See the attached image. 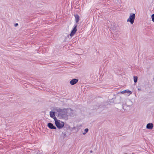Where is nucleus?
I'll list each match as a JSON object with an SVG mask.
<instances>
[{
    "mask_svg": "<svg viewBox=\"0 0 154 154\" xmlns=\"http://www.w3.org/2000/svg\"><path fill=\"white\" fill-rule=\"evenodd\" d=\"M88 128H86L85 129V130H84V132L83 133V135H84L86 133H87L88 131Z\"/></svg>",
    "mask_w": 154,
    "mask_h": 154,
    "instance_id": "obj_18",
    "label": "nucleus"
},
{
    "mask_svg": "<svg viewBox=\"0 0 154 154\" xmlns=\"http://www.w3.org/2000/svg\"><path fill=\"white\" fill-rule=\"evenodd\" d=\"M69 135H67L66 132H62V134H61V137H63V139H64L66 137L68 136Z\"/></svg>",
    "mask_w": 154,
    "mask_h": 154,
    "instance_id": "obj_15",
    "label": "nucleus"
},
{
    "mask_svg": "<svg viewBox=\"0 0 154 154\" xmlns=\"http://www.w3.org/2000/svg\"><path fill=\"white\" fill-rule=\"evenodd\" d=\"M64 130V131L63 132H66V134L68 135H69L71 134V130Z\"/></svg>",
    "mask_w": 154,
    "mask_h": 154,
    "instance_id": "obj_16",
    "label": "nucleus"
},
{
    "mask_svg": "<svg viewBox=\"0 0 154 154\" xmlns=\"http://www.w3.org/2000/svg\"><path fill=\"white\" fill-rule=\"evenodd\" d=\"M50 117L54 119V121L57 119L55 115V112H53L52 111L50 112Z\"/></svg>",
    "mask_w": 154,
    "mask_h": 154,
    "instance_id": "obj_9",
    "label": "nucleus"
},
{
    "mask_svg": "<svg viewBox=\"0 0 154 154\" xmlns=\"http://www.w3.org/2000/svg\"><path fill=\"white\" fill-rule=\"evenodd\" d=\"M18 25V23H16L14 24V26L15 27H17Z\"/></svg>",
    "mask_w": 154,
    "mask_h": 154,
    "instance_id": "obj_20",
    "label": "nucleus"
},
{
    "mask_svg": "<svg viewBox=\"0 0 154 154\" xmlns=\"http://www.w3.org/2000/svg\"><path fill=\"white\" fill-rule=\"evenodd\" d=\"M74 17L75 18V20L76 22V24L78 22L79 20V17L78 14H75Z\"/></svg>",
    "mask_w": 154,
    "mask_h": 154,
    "instance_id": "obj_12",
    "label": "nucleus"
},
{
    "mask_svg": "<svg viewBox=\"0 0 154 154\" xmlns=\"http://www.w3.org/2000/svg\"><path fill=\"white\" fill-rule=\"evenodd\" d=\"M125 93H129V94H132V92L131 91H130L128 90L123 91H122L121 92V93L122 94H124Z\"/></svg>",
    "mask_w": 154,
    "mask_h": 154,
    "instance_id": "obj_14",
    "label": "nucleus"
},
{
    "mask_svg": "<svg viewBox=\"0 0 154 154\" xmlns=\"http://www.w3.org/2000/svg\"><path fill=\"white\" fill-rule=\"evenodd\" d=\"M90 153H92V152H93V151H92V150H90Z\"/></svg>",
    "mask_w": 154,
    "mask_h": 154,
    "instance_id": "obj_24",
    "label": "nucleus"
},
{
    "mask_svg": "<svg viewBox=\"0 0 154 154\" xmlns=\"http://www.w3.org/2000/svg\"><path fill=\"white\" fill-rule=\"evenodd\" d=\"M113 38L114 40H116L119 38V34L118 31H116L113 34Z\"/></svg>",
    "mask_w": 154,
    "mask_h": 154,
    "instance_id": "obj_7",
    "label": "nucleus"
},
{
    "mask_svg": "<svg viewBox=\"0 0 154 154\" xmlns=\"http://www.w3.org/2000/svg\"><path fill=\"white\" fill-rule=\"evenodd\" d=\"M153 127V125L152 123H149L147 124L146 128L149 129L151 130L152 129Z\"/></svg>",
    "mask_w": 154,
    "mask_h": 154,
    "instance_id": "obj_11",
    "label": "nucleus"
},
{
    "mask_svg": "<svg viewBox=\"0 0 154 154\" xmlns=\"http://www.w3.org/2000/svg\"><path fill=\"white\" fill-rule=\"evenodd\" d=\"M135 18V14L134 13H131L129 16V18L128 19L127 21L129 22L131 24H133L134 22Z\"/></svg>",
    "mask_w": 154,
    "mask_h": 154,
    "instance_id": "obj_4",
    "label": "nucleus"
},
{
    "mask_svg": "<svg viewBox=\"0 0 154 154\" xmlns=\"http://www.w3.org/2000/svg\"><path fill=\"white\" fill-rule=\"evenodd\" d=\"M63 128V130H71L70 126L67 124H65V125H64Z\"/></svg>",
    "mask_w": 154,
    "mask_h": 154,
    "instance_id": "obj_13",
    "label": "nucleus"
},
{
    "mask_svg": "<svg viewBox=\"0 0 154 154\" xmlns=\"http://www.w3.org/2000/svg\"><path fill=\"white\" fill-rule=\"evenodd\" d=\"M121 100V97L118 95L117 96L114 98H112L109 101L110 103H114L115 104L120 103Z\"/></svg>",
    "mask_w": 154,
    "mask_h": 154,
    "instance_id": "obj_2",
    "label": "nucleus"
},
{
    "mask_svg": "<svg viewBox=\"0 0 154 154\" xmlns=\"http://www.w3.org/2000/svg\"><path fill=\"white\" fill-rule=\"evenodd\" d=\"M58 116L60 119L67 117V110L66 109H61L59 108L57 110Z\"/></svg>",
    "mask_w": 154,
    "mask_h": 154,
    "instance_id": "obj_1",
    "label": "nucleus"
},
{
    "mask_svg": "<svg viewBox=\"0 0 154 154\" xmlns=\"http://www.w3.org/2000/svg\"><path fill=\"white\" fill-rule=\"evenodd\" d=\"M128 154L127 153H125V154Z\"/></svg>",
    "mask_w": 154,
    "mask_h": 154,
    "instance_id": "obj_25",
    "label": "nucleus"
},
{
    "mask_svg": "<svg viewBox=\"0 0 154 154\" xmlns=\"http://www.w3.org/2000/svg\"><path fill=\"white\" fill-rule=\"evenodd\" d=\"M54 121L55 125L58 129H61L64 126V123L63 122H61L63 124H61L60 122V121L57 119Z\"/></svg>",
    "mask_w": 154,
    "mask_h": 154,
    "instance_id": "obj_3",
    "label": "nucleus"
},
{
    "mask_svg": "<svg viewBox=\"0 0 154 154\" xmlns=\"http://www.w3.org/2000/svg\"><path fill=\"white\" fill-rule=\"evenodd\" d=\"M47 126L50 129H53L55 130L57 129L56 127L54 126L53 124L51 122H49L48 123Z\"/></svg>",
    "mask_w": 154,
    "mask_h": 154,
    "instance_id": "obj_10",
    "label": "nucleus"
},
{
    "mask_svg": "<svg viewBox=\"0 0 154 154\" xmlns=\"http://www.w3.org/2000/svg\"><path fill=\"white\" fill-rule=\"evenodd\" d=\"M114 28H113V27H112V29H113V30H115V29H114Z\"/></svg>",
    "mask_w": 154,
    "mask_h": 154,
    "instance_id": "obj_23",
    "label": "nucleus"
},
{
    "mask_svg": "<svg viewBox=\"0 0 154 154\" xmlns=\"http://www.w3.org/2000/svg\"><path fill=\"white\" fill-rule=\"evenodd\" d=\"M137 90L138 91H140L141 90V89L140 88H138Z\"/></svg>",
    "mask_w": 154,
    "mask_h": 154,
    "instance_id": "obj_21",
    "label": "nucleus"
},
{
    "mask_svg": "<svg viewBox=\"0 0 154 154\" xmlns=\"http://www.w3.org/2000/svg\"><path fill=\"white\" fill-rule=\"evenodd\" d=\"M151 18L152 20L154 22V14H152L151 15Z\"/></svg>",
    "mask_w": 154,
    "mask_h": 154,
    "instance_id": "obj_19",
    "label": "nucleus"
},
{
    "mask_svg": "<svg viewBox=\"0 0 154 154\" xmlns=\"http://www.w3.org/2000/svg\"><path fill=\"white\" fill-rule=\"evenodd\" d=\"M105 106L103 104H101L100 103H97L96 106H94V109H101V110L104 109Z\"/></svg>",
    "mask_w": 154,
    "mask_h": 154,
    "instance_id": "obj_6",
    "label": "nucleus"
},
{
    "mask_svg": "<svg viewBox=\"0 0 154 154\" xmlns=\"http://www.w3.org/2000/svg\"><path fill=\"white\" fill-rule=\"evenodd\" d=\"M138 77L137 76H134V83H136L137 81Z\"/></svg>",
    "mask_w": 154,
    "mask_h": 154,
    "instance_id": "obj_17",
    "label": "nucleus"
},
{
    "mask_svg": "<svg viewBox=\"0 0 154 154\" xmlns=\"http://www.w3.org/2000/svg\"><path fill=\"white\" fill-rule=\"evenodd\" d=\"M79 81V80L77 79H72L69 82L70 84L71 85H73L77 83Z\"/></svg>",
    "mask_w": 154,
    "mask_h": 154,
    "instance_id": "obj_8",
    "label": "nucleus"
},
{
    "mask_svg": "<svg viewBox=\"0 0 154 154\" xmlns=\"http://www.w3.org/2000/svg\"><path fill=\"white\" fill-rule=\"evenodd\" d=\"M77 25L76 24H75L74 25V27L72 29V31H71L70 33L69 34L70 36L72 37L74 35L76 32L77 31Z\"/></svg>",
    "mask_w": 154,
    "mask_h": 154,
    "instance_id": "obj_5",
    "label": "nucleus"
},
{
    "mask_svg": "<svg viewBox=\"0 0 154 154\" xmlns=\"http://www.w3.org/2000/svg\"><path fill=\"white\" fill-rule=\"evenodd\" d=\"M70 116H73V114L72 113H71H71H70Z\"/></svg>",
    "mask_w": 154,
    "mask_h": 154,
    "instance_id": "obj_22",
    "label": "nucleus"
}]
</instances>
